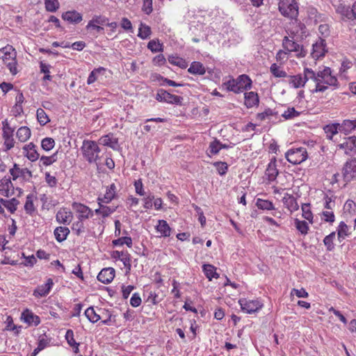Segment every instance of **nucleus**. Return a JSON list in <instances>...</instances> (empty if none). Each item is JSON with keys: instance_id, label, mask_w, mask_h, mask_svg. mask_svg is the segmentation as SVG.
<instances>
[{"instance_id": "58", "label": "nucleus", "mask_w": 356, "mask_h": 356, "mask_svg": "<svg viewBox=\"0 0 356 356\" xmlns=\"http://www.w3.org/2000/svg\"><path fill=\"white\" fill-rule=\"evenodd\" d=\"M213 165L216 168L218 172L220 175H224L226 174L228 169V165L225 162H215Z\"/></svg>"}, {"instance_id": "33", "label": "nucleus", "mask_w": 356, "mask_h": 356, "mask_svg": "<svg viewBox=\"0 0 356 356\" xmlns=\"http://www.w3.org/2000/svg\"><path fill=\"white\" fill-rule=\"evenodd\" d=\"M70 229L66 227H58L54 230V236L57 241H64L68 234H70Z\"/></svg>"}, {"instance_id": "54", "label": "nucleus", "mask_w": 356, "mask_h": 356, "mask_svg": "<svg viewBox=\"0 0 356 356\" xmlns=\"http://www.w3.org/2000/svg\"><path fill=\"white\" fill-rule=\"evenodd\" d=\"M2 125H3V127H2L3 137L13 136L14 129H13L10 126V124L8 122V120H3L2 122Z\"/></svg>"}, {"instance_id": "10", "label": "nucleus", "mask_w": 356, "mask_h": 356, "mask_svg": "<svg viewBox=\"0 0 356 356\" xmlns=\"http://www.w3.org/2000/svg\"><path fill=\"white\" fill-rule=\"evenodd\" d=\"M343 180L350 182L356 177V158L348 160L342 168Z\"/></svg>"}, {"instance_id": "57", "label": "nucleus", "mask_w": 356, "mask_h": 356, "mask_svg": "<svg viewBox=\"0 0 356 356\" xmlns=\"http://www.w3.org/2000/svg\"><path fill=\"white\" fill-rule=\"evenodd\" d=\"M24 209L26 213L31 215L35 211L34 204L31 195L26 197V200L24 204Z\"/></svg>"}, {"instance_id": "31", "label": "nucleus", "mask_w": 356, "mask_h": 356, "mask_svg": "<svg viewBox=\"0 0 356 356\" xmlns=\"http://www.w3.org/2000/svg\"><path fill=\"white\" fill-rule=\"evenodd\" d=\"M156 229L161 234V236L168 237L170 236L171 229L168 222L164 220H159L158 221Z\"/></svg>"}, {"instance_id": "50", "label": "nucleus", "mask_w": 356, "mask_h": 356, "mask_svg": "<svg viewBox=\"0 0 356 356\" xmlns=\"http://www.w3.org/2000/svg\"><path fill=\"white\" fill-rule=\"evenodd\" d=\"M334 238H335V232H332L331 234H330L329 235L326 236L324 238L323 243H324L325 245L326 246L327 250L329 251L332 250L334 248V245L333 243V240Z\"/></svg>"}, {"instance_id": "28", "label": "nucleus", "mask_w": 356, "mask_h": 356, "mask_svg": "<svg viewBox=\"0 0 356 356\" xmlns=\"http://www.w3.org/2000/svg\"><path fill=\"white\" fill-rule=\"evenodd\" d=\"M113 257L115 259H120L124 266L127 268L128 270H131V259L130 254L127 252H120L114 251L113 253Z\"/></svg>"}, {"instance_id": "45", "label": "nucleus", "mask_w": 356, "mask_h": 356, "mask_svg": "<svg viewBox=\"0 0 356 356\" xmlns=\"http://www.w3.org/2000/svg\"><path fill=\"white\" fill-rule=\"evenodd\" d=\"M45 8L49 12H56L60 6L58 0H44Z\"/></svg>"}, {"instance_id": "23", "label": "nucleus", "mask_w": 356, "mask_h": 356, "mask_svg": "<svg viewBox=\"0 0 356 356\" xmlns=\"http://www.w3.org/2000/svg\"><path fill=\"white\" fill-rule=\"evenodd\" d=\"M259 98L257 92H248L244 93V104L248 108L258 106Z\"/></svg>"}, {"instance_id": "1", "label": "nucleus", "mask_w": 356, "mask_h": 356, "mask_svg": "<svg viewBox=\"0 0 356 356\" xmlns=\"http://www.w3.org/2000/svg\"><path fill=\"white\" fill-rule=\"evenodd\" d=\"M312 80L315 83V88L313 92H325L328 86L338 87V81L335 76L332 74V70L328 67H324L316 73L314 72V77Z\"/></svg>"}, {"instance_id": "8", "label": "nucleus", "mask_w": 356, "mask_h": 356, "mask_svg": "<svg viewBox=\"0 0 356 356\" xmlns=\"http://www.w3.org/2000/svg\"><path fill=\"white\" fill-rule=\"evenodd\" d=\"M289 83L295 88L303 87L306 82L314 77V71L309 68H305L302 74L289 76Z\"/></svg>"}, {"instance_id": "59", "label": "nucleus", "mask_w": 356, "mask_h": 356, "mask_svg": "<svg viewBox=\"0 0 356 356\" xmlns=\"http://www.w3.org/2000/svg\"><path fill=\"white\" fill-rule=\"evenodd\" d=\"M118 206H106L102 203V217L106 218L113 213L117 209Z\"/></svg>"}, {"instance_id": "19", "label": "nucleus", "mask_w": 356, "mask_h": 356, "mask_svg": "<svg viewBox=\"0 0 356 356\" xmlns=\"http://www.w3.org/2000/svg\"><path fill=\"white\" fill-rule=\"evenodd\" d=\"M116 191L117 187L115 184H111L109 186L107 187L104 197H99L97 198L98 204H100V202H103L104 204H108L109 202H111L113 199H115L116 196Z\"/></svg>"}, {"instance_id": "12", "label": "nucleus", "mask_w": 356, "mask_h": 356, "mask_svg": "<svg viewBox=\"0 0 356 356\" xmlns=\"http://www.w3.org/2000/svg\"><path fill=\"white\" fill-rule=\"evenodd\" d=\"M156 99L161 102H166L172 104H181L183 98L180 96L170 94L163 89H159L156 93Z\"/></svg>"}, {"instance_id": "47", "label": "nucleus", "mask_w": 356, "mask_h": 356, "mask_svg": "<svg viewBox=\"0 0 356 356\" xmlns=\"http://www.w3.org/2000/svg\"><path fill=\"white\" fill-rule=\"evenodd\" d=\"M300 114V113L296 111L294 107H290L282 114V116L286 120H289L298 117Z\"/></svg>"}, {"instance_id": "38", "label": "nucleus", "mask_w": 356, "mask_h": 356, "mask_svg": "<svg viewBox=\"0 0 356 356\" xmlns=\"http://www.w3.org/2000/svg\"><path fill=\"white\" fill-rule=\"evenodd\" d=\"M152 34L151 28L143 23H140L139 29H138V36L141 39H147L150 37Z\"/></svg>"}, {"instance_id": "60", "label": "nucleus", "mask_w": 356, "mask_h": 356, "mask_svg": "<svg viewBox=\"0 0 356 356\" xmlns=\"http://www.w3.org/2000/svg\"><path fill=\"white\" fill-rule=\"evenodd\" d=\"M209 149L212 154H216L222 149V143L218 140H214L210 143Z\"/></svg>"}, {"instance_id": "5", "label": "nucleus", "mask_w": 356, "mask_h": 356, "mask_svg": "<svg viewBox=\"0 0 356 356\" xmlns=\"http://www.w3.org/2000/svg\"><path fill=\"white\" fill-rule=\"evenodd\" d=\"M278 9L286 17L291 19L298 17V5L296 0H279Z\"/></svg>"}, {"instance_id": "49", "label": "nucleus", "mask_w": 356, "mask_h": 356, "mask_svg": "<svg viewBox=\"0 0 356 356\" xmlns=\"http://www.w3.org/2000/svg\"><path fill=\"white\" fill-rule=\"evenodd\" d=\"M295 225L297 229L302 234H307L309 227L307 222L304 220H299L298 219H296Z\"/></svg>"}, {"instance_id": "7", "label": "nucleus", "mask_w": 356, "mask_h": 356, "mask_svg": "<svg viewBox=\"0 0 356 356\" xmlns=\"http://www.w3.org/2000/svg\"><path fill=\"white\" fill-rule=\"evenodd\" d=\"M286 32L291 38L302 40L306 36V26L296 17L291 19L287 27Z\"/></svg>"}, {"instance_id": "15", "label": "nucleus", "mask_w": 356, "mask_h": 356, "mask_svg": "<svg viewBox=\"0 0 356 356\" xmlns=\"http://www.w3.org/2000/svg\"><path fill=\"white\" fill-rule=\"evenodd\" d=\"M72 209L79 213L78 219L79 220L88 219L93 216V211L83 204L74 202Z\"/></svg>"}, {"instance_id": "29", "label": "nucleus", "mask_w": 356, "mask_h": 356, "mask_svg": "<svg viewBox=\"0 0 356 356\" xmlns=\"http://www.w3.org/2000/svg\"><path fill=\"white\" fill-rule=\"evenodd\" d=\"M356 129V119L354 120H344L341 124H339V131L345 134H350Z\"/></svg>"}, {"instance_id": "13", "label": "nucleus", "mask_w": 356, "mask_h": 356, "mask_svg": "<svg viewBox=\"0 0 356 356\" xmlns=\"http://www.w3.org/2000/svg\"><path fill=\"white\" fill-rule=\"evenodd\" d=\"M239 305L243 311L248 314H252L259 311L263 305L257 300H250L245 298L240 299Z\"/></svg>"}, {"instance_id": "16", "label": "nucleus", "mask_w": 356, "mask_h": 356, "mask_svg": "<svg viewBox=\"0 0 356 356\" xmlns=\"http://www.w3.org/2000/svg\"><path fill=\"white\" fill-rule=\"evenodd\" d=\"M10 173L13 180H16L19 177L25 180H29L33 176L31 170L28 168H20L17 163H15L13 168L10 170Z\"/></svg>"}, {"instance_id": "22", "label": "nucleus", "mask_w": 356, "mask_h": 356, "mask_svg": "<svg viewBox=\"0 0 356 356\" xmlns=\"http://www.w3.org/2000/svg\"><path fill=\"white\" fill-rule=\"evenodd\" d=\"M115 277V270L113 268L102 269L97 275L99 282L104 284H108L112 282Z\"/></svg>"}, {"instance_id": "43", "label": "nucleus", "mask_w": 356, "mask_h": 356, "mask_svg": "<svg viewBox=\"0 0 356 356\" xmlns=\"http://www.w3.org/2000/svg\"><path fill=\"white\" fill-rule=\"evenodd\" d=\"M37 119L40 125L44 126L49 122V118L42 108H38L36 112Z\"/></svg>"}, {"instance_id": "27", "label": "nucleus", "mask_w": 356, "mask_h": 356, "mask_svg": "<svg viewBox=\"0 0 356 356\" xmlns=\"http://www.w3.org/2000/svg\"><path fill=\"white\" fill-rule=\"evenodd\" d=\"M282 202L284 205L291 211L293 212L298 209L299 206L294 196L288 193L283 197Z\"/></svg>"}, {"instance_id": "62", "label": "nucleus", "mask_w": 356, "mask_h": 356, "mask_svg": "<svg viewBox=\"0 0 356 356\" xmlns=\"http://www.w3.org/2000/svg\"><path fill=\"white\" fill-rule=\"evenodd\" d=\"M19 201L16 198H12L8 201L5 207L11 213H13L17 210V206Z\"/></svg>"}, {"instance_id": "4", "label": "nucleus", "mask_w": 356, "mask_h": 356, "mask_svg": "<svg viewBox=\"0 0 356 356\" xmlns=\"http://www.w3.org/2000/svg\"><path fill=\"white\" fill-rule=\"evenodd\" d=\"M83 157L89 163H95L99 159L100 148L95 141L85 140L81 147Z\"/></svg>"}, {"instance_id": "32", "label": "nucleus", "mask_w": 356, "mask_h": 356, "mask_svg": "<svg viewBox=\"0 0 356 356\" xmlns=\"http://www.w3.org/2000/svg\"><path fill=\"white\" fill-rule=\"evenodd\" d=\"M22 318L24 322L28 324H34L35 325H38L40 323V318L34 315L31 312L26 309L22 314Z\"/></svg>"}, {"instance_id": "51", "label": "nucleus", "mask_w": 356, "mask_h": 356, "mask_svg": "<svg viewBox=\"0 0 356 356\" xmlns=\"http://www.w3.org/2000/svg\"><path fill=\"white\" fill-rule=\"evenodd\" d=\"M108 21V18L101 16V15H95L92 17L91 20L89 21L86 28L88 29L90 28V26L93 25V23H96L97 24H104Z\"/></svg>"}, {"instance_id": "36", "label": "nucleus", "mask_w": 356, "mask_h": 356, "mask_svg": "<svg viewBox=\"0 0 356 356\" xmlns=\"http://www.w3.org/2000/svg\"><path fill=\"white\" fill-rule=\"evenodd\" d=\"M202 270L209 280H211L212 278H218L219 277L218 274L216 273V268L213 265L204 264L202 266Z\"/></svg>"}, {"instance_id": "46", "label": "nucleus", "mask_w": 356, "mask_h": 356, "mask_svg": "<svg viewBox=\"0 0 356 356\" xmlns=\"http://www.w3.org/2000/svg\"><path fill=\"white\" fill-rule=\"evenodd\" d=\"M83 220H79L76 222H74L72 224V229L75 233L76 235L80 236L85 232V227L83 222Z\"/></svg>"}, {"instance_id": "42", "label": "nucleus", "mask_w": 356, "mask_h": 356, "mask_svg": "<svg viewBox=\"0 0 356 356\" xmlns=\"http://www.w3.org/2000/svg\"><path fill=\"white\" fill-rule=\"evenodd\" d=\"M85 316L91 323H96L100 319V316L97 314L94 308L90 307L85 311Z\"/></svg>"}, {"instance_id": "11", "label": "nucleus", "mask_w": 356, "mask_h": 356, "mask_svg": "<svg viewBox=\"0 0 356 356\" xmlns=\"http://www.w3.org/2000/svg\"><path fill=\"white\" fill-rule=\"evenodd\" d=\"M335 7L337 13L340 14L343 18L353 21L356 20V1L351 8L342 3H339Z\"/></svg>"}, {"instance_id": "52", "label": "nucleus", "mask_w": 356, "mask_h": 356, "mask_svg": "<svg viewBox=\"0 0 356 356\" xmlns=\"http://www.w3.org/2000/svg\"><path fill=\"white\" fill-rule=\"evenodd\" d=\"M55 141L51 138H45L41 142V147L45 151H50L54 148Z\"/></svg>"}, {"instance_id": "35", "label": "nucleus", "mask_w": 356, "mask_h": 356, "mask_svg": "<svg viewBox=\"0 0 356 356\" xmlns=\"http://www.w3.org/2000/svg\"><path fill=\"white\" fill-rule=\"evenodd\" d=\"M324 131L326 134V137L328 139H332L333 136L336 135L339 131V123H332L327 124L323 128Z\"/></svg>"}, {"instance_id": "48", "label": "nucleus", "mask_w": 356, "mask_h": 356, "mask_svg": "<svg viewBox=\"0 0 356 356\" xmlns=\"http://www.w3.org/2000/svg\"><path fill=\"white\" fill-rule=\"evenodd\" d=\"M270 71L275 77L281 78L286 77L287 76L286 72L282 70L276 63L271 65Z\"/></svg>"}, {"instance_id": "55", "label": "nucleus", "mask_w": 356, "mask_h": 356, "mask_svg": "<svg viewBox=\"0 0 356 356\" xmlns=\"http://www.w3.org/2000/svg\"><path fill=\"white\" fill-rule=\"evenodd\" d=\"M114 245H122L126 244L128 247H131L132 245V239L129 236H124L119 238L113 241Z\"/></svg>"}, {"instance_id": "14", "label": "nucleus", "mask_w": 356, "mask_h": 356, "mask_svg": "<svg viewBox=\"0 0 356 356\" xmlns=\"http://www.w3.org/2000/svg\"><path fill=\"white\" fill-rule=\"evenodd\" d=\"M339 149L343 150L347 155L356 154V137L350 136L344 139L343 143L337 145Z\"/></svg>"}, {"instance_id": "25", "label": "nucleus", "mask_w": 356, "mask_h": 356, "mask_svg": "<svg viewBox=\"0 0 356 356\" xmlns=\"http://www.w3.org/2000/svg\"><path fill=\"white\" fill-rule=\"evenodd\" d=\"M11 189L12 191L13 190V185L10 181V179L6 177L1 179L0 181L1 194L5 197H9L13 194V191H10Z\"/></svg>"}, {"instance_id": "63", "label": "nucleus", "mask_w": 356, "mask_h": 356, "mask_svg": "<svg viewBox=\"0 0 356 356\" xmlns=\"http://www.w3.org/2000/svg\"><path fill=\"white\" fill-rule=\"evenodd\" d=\"M105 69L103 67H99L97 69L93 70L88 76L87 83L88 84H91L94 83L97 80V74H99L101 71H104Z\"/></svg>"}, {"instance_id": "2", "label": "nucleus", "mask_w": 356, "mask_h": 356, "mask_svg": "<svg viewBox=\"0 0 356 356\" xmlns=\"http://www.w3.org/2000/svg\"><path fill=\"white\" fill-rule=\"evenodd\" d=\"M251 87L252 80L246 74L240 75L236 79H230L222 84V88H225L227 91L236 94L250 89Z\"/></svg>"}, {"instance_id": "24", "label": "nucleus", "mask_w": 356, "mask_h": 356, "mask_svg": "<svg viewBox=\"0 0 356 356\" xmlns=\"http://www.w3.org/2000/svg\"><path fill=\"white\" fill-rule=\"evenodd\" d=\"M35 148L36 146L33 143H30L29 144L24 145L23 147L25 156L31 161H35L39 159L40 154Z\"/></svg>"}, {"instance_id": "17", "label": "nucleus", "mask_w": 356, "mask_h": 356, "mask_svg": "<svg viewBox=\"0 0 356 356\" xmlns=\"http://www.w3.org/2000/svg\"><path fill=\"white\" fill-rule=\"evenodd\" d=\"M325 46V40L320 38L314 44H312V51L311 52L312 56L315 59L324 56L326 52Z\"/></svg>"}, {"instance_id": "44", "label": "nucleus", "mask_w": 356, "mask_h": 356, "mask_svg": "<svg viewBox=\"0 0 356 356\" xmlns=\"http://www.w3.org/2000/svg\"><path fill=\"white\" fill-rule=\"evenodd\" d=\"M58 153L56 152L50 156H42L40 157V163L44 166H48L53 164L58 159Z\"/></svg>"}, {"instance_id": "18", "label": "nucleus", "mask_w": 356, "mask_h": 356, "mask_svg": "<svg viewBox=\"0 0 356 356\" xmlns=\"http://www.w3.org/2000/svg\"><path fill=\"white\" fill-rule=\"evenodd\" d=\"M62 19L70 24H77L83 19L82 15L76 10H68L62 14Z\"/></svg>"}, {"instance_id": "56", "label": "nucleus", "mask_w": 356, "mask_h": 356, "mask_svg": "<svg viewBox=\"0 0 356 356\" xmlns=\"http://www.w3.org/2000/svg\"><path fill=\"white\" fill-rule=\"evenodd\" d=\"M302 216L307 220L312 222L313 218L312 213L310 210L309 204H303L302 205Z\"/></svg>"}, {"instance_id": "3", "label": "nucleus", "mask_w": 356, "mask_h": 356, "mask_svg": "<svg viewBox=\"0 0 356 356\" xmlns=\"http://www.w3.org/2000/svg\"><path fill=\"white\" fill-rule=\"evenodd\" d=\"M0 52L3 54L1 59L3 60V63L6 65L10 72L13 75L17 74L18 71L17 68V53L15 49L12 46L7 45L5 47L0 49Z\"/></svg>"}, {"instance_id": "20", "label": "nucleus", "mask_w": 356, "mask_h": 356, "mask_svg": "<svg viewBox=\"0 0 356 356\" xmlns=\"http://www.w3.org/2000/svg\"><path fill=\"white\" fill-rule=\"evenodd\" d=\"M53 285V280L51 278H49L45 284L38 286L35 289L33 296L36 298L46 296L49 294Z\"/></svg>"}, {"instance_id": "39", "label": "nucleus", "mask_w": 356, "mask_h": 356, "mask_svg": "<svg viewBox=\"0 0 356 356\" xmlns=\"http://www.w3.org/2000/svg\"><path fill=\"white\" fill-rule=\"evenodd\" d=\"M147 48L153 53L162 52L163 44L159 40H152L148 42Z\"/></svg>"}, {"instance_id": "61", "label": "nucleus", "mask_w": 356, "mask_h": 356, "mask_svg": "<svg viewBox=\"0 0 356 356\" xmlns=\"http://www.w3.org/2000/svg\"><path fill=\"white\" fill-rule=\"evenodd\" d=\"M322 219L327 222L332 223L335 220V217L332 210L324 211L322 213Z\"/></svg>"}, {"instance_id": "6", "label": "nucleus", "mask_w": 356, "mask_h": 356, "mask_svg": "<svg viewBox=\"0 0 356 356\" xmlns=\"http://www.w3.org/2000/svg\"><path fill=\"white\" fill-rule=\"evenodd\" d=\"M300 39H292L289 35L284 36L282 40L283 48L289 52H295L297 57L302 58L307 54L306 50L298 42Z\"/></svg>"}, {"instance_id": "26", "label": "nucleus", "mask_w": 356, "mask_h": 356, "mask_svg": "<svg viewBox=\"0 0 356 356\" xmlns=\"http://www.w3.org/2000/svg\"><path fill=\"white\" fill-rule=\"evenodd\" d=\"M278 174L279 172L276 165V160L274 159L268 163L265 175L269 181H273L276 179Z\"/></svg>"}, {"instance_id": "34", "label": "nucleus", "mask_w": 356, "mask_h": 356, "mask_svg": "<svg viewBox=\"0 0 356 356\" xmlns=\"http://www.w3.org/2000/svg\"><path fill=\"white\" fill-rule=\"evenodd\" d=\"M99 144L111 147L113 149H116L118 147V140L109 135L104 136L99 140Z\"/></svg>"}, {"instance_id": "9", "label": "nucleus", "mask_w": 356, "mask_h": 356, "mask_svg": "<svg viewBox=\"0 0 356 356\" xmlns=\"http://www.w3.org/2000/svg\"><path fill=\"white\" fill-rule=\"evenodd\" d=\"M285 157L289 163L298 165L307 159V152L305 147L291 149L286 152Z\"/></svg>"}, {"instance_id": "64", "label": "nucleus", "mask_w": 356, "mask_h": 356, "mask_svg": "<svg viewBox=\"0 0 356 356\" xmlns=\"http://www.w3.org/2000/svg\"><path fill=\"white\" fill-rule=\"evenodd\" d=\"M324 208L327 210H332L335 207V202L332 197L325 195L324 197Z\"/></svg>"}, {"instance_id": "40", "label": "nucleus", "mask_w": 356, "mask_h": 356, "mask_svg": "<svg viewBox=\"0 0 356 356\" xmlns=\"http://www.w3.org/2000/svg\"><path fill=\"white\" fill-rule=\"evenodd\" d=\"M257 207L263 210H273L275 209L274 205L272 202L269 200H262L258 198L256 202Z\"/></svg>"}, {"instance_id": "37", "label": "nucleus", "mask_w": 356, "mask_h": 356, "mask_svg": "<svg viewBox=\"0 0 356 356\" xmlns=\"http://www.w3.org/2000/svg\"><path fill=\"white\" fill-rule=\"evenodd\" d=\"M16 136L20 142H26L31 136V130L27 127H21L18 129Z\"/></svg>"}, {"instance_id": "41", "label": "nucleus", "mask_w": 356, "mask_h": 356, "mask_svg": "<svg viewBox=\"0 0 356 356\" xmlns=\"http://www.w3.org/2000/svg\"><path fill=\"white\" fill-rule=\"evenodd\" d=\"M348 225L343 221L339 223L338 227L337 232H338V238L341 241L343 240L346 236H348Z\"/></svg>"}, {"instance_id": "53", "label": "nucleus", "mask_w": 356, "mask_h": 356, "mask_svg": "<svg viewBox=\"0 0 356 356\" xmlns=\"http://www.w3.org/2000/svg\"><path fill=\"white\" fill-rule=\"evenodd\" d=\"M276 114H277L276 112H275L273 110L268 108L265 109V111L264 112L257 113V119L260 121H263L267 118H269L270 116H273Z\"/></svg>"}, {"instance_id": "21", "label": "nucleus", "mask_w": 356, "mask_h": 356, "mask_svg": "<svg viewBox=\"0 0 356 356\" xmlns=\"http://www.w3.org/2000/svg\"><path fill=\"white\" fill-rule=\"evenodd\" d=\"M56 219L60 224L69 225L73 219V214L67 209H61L57 212Z\"/></svg>"}, {"instance_id": "30", "label": "nucleus", "mask_w": 356, "mask_h": 356, "mask_svg": "<svg viewBox=\"0 0 356 356\" xmlns=\"http://www.w3.org/2000/svg\"><path fill=\"white\" fill-rule=\"evenodd\" d=\"M188 72L192 74L204 75L206 73V69L200 62L193 61L188 69Z\"/></svg>"}]
</instances>
